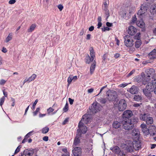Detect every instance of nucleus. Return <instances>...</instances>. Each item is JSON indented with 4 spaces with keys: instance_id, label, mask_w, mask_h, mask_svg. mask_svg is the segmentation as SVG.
Returning a JSON list of instances; mask_svg holds the SVG:
<instances>
[{
    "instance_id": "1",
    "label": "nucleus",
    "mask_w": 156,
    "mask_h": 156,
    "mask_svg": "<svg viewBox=\"0 0 156 156\" xmlns=\"http://www.w3.org/2000/svg\"><path fill=\"white\" fill-rule=\"evenodd\" d=\"M146 73L145 76H144V77L142 76L143 78V83L145 85L146 84V82L150 81V80L151 79V77L153 76L155 73V71L153 69L151 68L146 70L145 71Z\"/></svg>"
},
{
    "instance_id": "2",
    "label": "nucleus",
    "mask_w": 156,
    "mask_h": 156,
    "mask_svg": "<svg viewBox=\"0 0 156 156\" xmlns=\"http://www.w3.org/2000/svg\"><path fill=\"white\" fill-rule=\"evenodd\" d=\"M122 123L123 129L126 130H129L132 129L134 127V123L129 119L123 121Z\"/></svg>"
},
{
    "instance_id": "3",
    "label": "nucleus",
    "mask_w": 156,
    "mask_h": 156,
    "mask_svg": "<svg viewBox=\"0 0 156 156\" xmlns=\"http://www.w3.org/2000/svg\"><path fill=\"white\" fill-rule=\"evenodd\" d=\"M84 115L83 116L81 120L79 123V129L77 130L78 133L77 134H79V133H85L87 130V127L85 126L84 125L83 123L82 122V121H84Z\"/></svg>"
},
{
    "instance_id": "4",
    "label": "nucleus",
    "mask_w": 156,
    "mask_h": 156,
    "mask_svg": "<svg viewBox=\"0 0 156 156\" xmlns=\"http://www.w3.org/2000/svg\"><path fill=\"white\" fill-rule=\"evenodd\" d=\"M107 98L109 101L115 100L117 97V94L116 91L114 90H108L106 92Z\"/></svg>"
},
{
    "instance_id": "5",
    "label": "nucleus",
    "mask_w": 156,
    "mask_h": 156,
    "mask_svg": "<svg viewBox=\"0 0 156 156\" xmlns=\"http://www.w3.org/2000/svg\"><path fill=\"white\" fill-rule=\"evenodd\" d=\"M125 45L127 47H131L134 45L133 41L129 35H126L124 37Z\"/></svg>"
},
{
    "instance_id": "6",
    "label": "nucleus",
    "mask_w": 156,
    "mask_h": 156,
    "mask_svg": "<svg viewBox=\"0 0 156 156\" xmlns=\"http://www.w3.org/2000/svg\"><path fill=\"white\" fill-rule=\"evenodd\" d=\"M118 109L120 111H123L126 108L127 104L126 101L124 99H121L118 104Z\"/></svg>"
},
{
    "instance_id": "7",
    "label": "nucleus",
    "mask_w": 156,
    "mask_h": 156,
    "mask_svg": "<svg viewBox=\"0 0 156 156\" xmlns=\"http://www.w3.org/2000/svg\"><path fill=\"white\" fill-rule=\"evenodd\" d=\"M89 109L92 113H95L100 111V108L99 107V104L98 103H93Z\"/></svg>"
},
{
    "instance_id": "8",
    "label": "nucleus",
    "mask_w": 156,
    "mask_h": 156,
    "mask_svg": "<svg viewBox=\"0 0 156 156\" xmlns=\"http://www.w3.org/2000/svg\"><path fill=\"white\" fill-rule=\"evenodd\" d=\"M132 135L133 136V138L136 140H138L139 138L140 132L138 129H134L132 132Z\"/></svg>"
},
{
    "instance_id": "9",
    "label": "nucleus",
    "mask_w": 156,
    "mask_h": 156,
    "mask_svg": "<svg viewBox=\"0 0 156 156\" xmlns=\"http://www.w3.org/2000/svg\"><path fill=\"white\" fill-rule=\"evenodd\" d=\"M73 153L75 156H79L81 154V149L79 147H76L74 148L73 150Z\"/></svg>"
},
{
    "instance_id": "10",
    "label": "nucleus",
    "mask_w": 156,
    "mask_h": 156,
    "mask_svg": "<svg viewBox=\"0 0 156 156\" xmlns=\"http://www.w3.org/2000/svg\"><path fill=\"white\" fill-rule=\"evenodd\" d=\"M137 32L136 29L133 26H129L128 30V33L130 35H134Z\"/></svg>"
},
{
    "instance_id": "11",
    "label": "nucleus",
    "mask_w": 156,
    "mask_h": 156,
    "mask_svg": "<svg viewBox=\"0 0 156 156\" xmlns=\"http://www.w3.org/2000/svg\"><path fill=\"white\" fill-rule=\"evenodd\" d=\"M133 146L134 149L136 150H139L141 148V143L139 141L135 140L133 143Z\"/></svg>"
},
{
    "instance_id": "12",
    "label": "nucleus",
    "mask_w": 156,
    "mask_h": 156,
    "mask_svg": "<svg viewBox=\"0 0 156 156\" xmlns=\"http://www.w3.org/2000/svg\"><path fill=\"white\" fill-rule=\"evenodd\" d=\"M81 133H79V134H76V136L74 140L73 145L76 146L80 143V138L81 136Z\"/></svg>"
},
{
    "instance_id": "13",
    "label": "nucleus",
    "mask_w": 156,
    "mask_h": 156,
    "mask_svg": "<svg viewBox=\"0 0 156 156\" xmlns=\"http://www.w3.org/2000/svg\"><path fill=\"white\" fill-rule=\"evenodd\" d=\"M132 112L130 110H126L125 111L122 117L123 118H128L130 117L132 115Z\"/></svg>"
},
{
    "instance_id": "14",
    "label": "nucleus",
    "mask_w": 156,
    "mask_h": 156,
    "mask_svg": "<svg viewBox=\"0 0 156 156\" xmlns=\"http://www.w3.org/2000/svg\"><path fill=\"white\" fill-rule=\"evenodd\" d=\"M149 58L151 60L156 58V49H154L148 55Z\"/></svg>"
},
{
    "instance_id": "15",
    "label": "nucleus",
    "mask_w": 156,
    "mask_h": 156,
    "mask_svg": "<svg viewBox=\"0 0 156 156\" xmlns=\"http://www.w3.org/2000/svg\"><path fill=\"white\" fill-rule=\"evenodd\" d=\"M139 89L136 86L133 85L129 90V92L132 94H135L138 93Z\"/></svg>"
},
{
    "instance_id": "16",
    "label": "nucleus",
    "mask_w": 156,
    "mask_h": 156,
    "mask_svg": "<svg viewBox=\"0 0 156 156\" xmlns=\"http://www.w3.org/2000/svg\"><path fill=\"white\" fill-rule=\"evenodd\" d=\"M147 9V8L146 6L142 5L141 6V8L139 10L137 13V14L140 16H141L142 15L145 13Z\"/></svg>"
},
{
    "instance_id": "17",
    "label": "nucleus",
    "mask_w": 156,
    "mask_h": 156,
    "mask_svg": "<svg viewBox=\"0 0 156 156\" xmlns=\"http://www.w3.org/2000/svg\"><path fill=\"white\" fill-rule=\"evenodd\" d=\"M34 153V150H31L30 149H27L23 151V154L25 156H31Z\"/></svg>"
},
{
    "instance_id": "18",
    "label": "nucleus",
    "mask_w": 156,
    "mask_h": 156,
    "mask_svg": "<svg viewBox=\"0 0 156 156\" xmlns=\"http://www.w3.org/2000/svg\"><path fill=\"white\" fill-rule=\"evenodd\" d=\"M149 116L150 115L147 113L141 114L139 116V117L140 120L146 121Z\"/></svg>"
},
{
    "instance_id": "19",
    "label": "nucleus",
    "mask_w": 156,
    "mask_h": 156,
    "mask_svg": "<svg viewBox=\"0 0 156 156\" xmlns=\"http://www.w3.org/2000/svg\"><path fill=\"white\" fill-rule=\"evenodd\" d=\"M150 12L153 14H156V4L152 5L150 8Z\"/></svg>"
},
{
    "instance_id": "20",
    "label": "nucleus",
    "mask_w": 156,
    "mask_h": 156,
    "mask_svg": "<svg viewBox=\"0 0 156 156\" xmlns=\"http://www.w3.org/2000/svg\"><path fill=\"white\" fill-rule=\"evenodd\" d=\"M145 89L149 90L150 91H153L154 90V87L151 83H148L146 86Z\"/></svg>"
},
{
    "instance_id": "21",
    "label": "nucleus",
    "mask_w": 156,
    "mask_h": 156,
    "mask_svg": "<svg viewBox=\"0 0 156 156\" xmlns=\"http://www.w3.org/2000/svg\"><path fill=\"white\" fill-rule=\"evenodd\" d=\"M143 90L144 93L147 98H150L151 96V91H150L149 90H148L145 89H143Z\"/></svg>"
},
{
    "instance_id": "22",
    "label": "nucleus",
    "mask_w": 156,
    "mask_h": 156,
    "mask_svg": "<svg viewBox=\"0 0 156 156\" xmlns=\"http://www.w3.org/2000/svg\"><path fill=\"white\" fill-rule=\"evenodd\" d=\"M110 149L113 152H114L115 153H116L117 154H119L120 153V148L117 146H116L112 148H111Z\"/></svg>"
},
{
    "instance_id": "23",
    "label": "nucleus",
    "mask_w": 156,
    "mask_h": 156,
    "mask_svg": "<svg viewBox=\"0 0 156 156\" xmlns=\"http://www.w3.org/2000/svg\"><path fill=\"white\" fill-rule=\"evenodd\" d=\"M136 24L138 26L141 28L144 27L145 26V23L142 20L137 21L136 22Z\"/></svg>"
},
{
    "instance_id": "24",
    "label": "nucleus",
    "mask_w": 156,
    "mask_h": 156,
    "mask_svg": "<svg viewBox=\"0 0 156 156\" xmlns=\"http://www.w3.org/2000/svg\"><path fill=\"white\" fill-rule=\"evenodd\" d=\"M121 123L118 121H114L112 123V126L114 128L117 129L120 127Z\"/></svg>"
},
{
    "instance_id": "25",
    "label": "nucleus",
    "mask_w": 156,
    "mask_h": 156,
    "mask_svg": "<svg viewBox=\"0 0 156 156\" xmlns=\"http://www.w3.org/2000/svg\"><path fill=\"white\" fill-rule=\"evenodd\" d=\"M146 122L147 125L152 124L153 122V118L149 116L147 119H146Z\"/></svg>"
},
{
    "instance_id": "26",
    "label": "nucleus",
    "mask_w": 156,
    "mask_h": 156,
    "mask_svg": "<svg viewBox=\"0 0 156 156\" xmlns=\"http://www.w3.org/2000/svg\"><path fill=\"white\" fill-rule=\"evenodd\" d=\"M96 66V63L95 61L94 60L90 68V70L91 74H92L93 73L95 69Z\"/></svg>"
},
{
    "instance_id": "27",
    "label": "nucleus",
    "mask_w": 156,
    "mask_h": 156,
    "mask_svg": "<svg viewBox=\"0 0 156 156\" xmlns=\"http://www.w3.org/2000/svg\"><path fill=\"white\" fill-rule=\"evenodd\" d=\"M90 51L91 57L92 58V59H94L95 57V54L93 47H90Z\"/></svg>"
},
{
    "instance_id": "28",
    "label": "nucleus",
    "mask_w": 156,
    "mask_h": 156,
    "mask_svg": "<svg viewBox=\"0 0 156 156\" xmlns=\"http://www.w3.org/2000/svg\"><path fill=\"white\" fill-rule=\"evenodd\" d=\"M126 148L127 151L130 152H133V149H134L133 146H131V144L130 145H127Z\"/></svg>"
},
{
    "instance_id": "29",
    "label": "nucleus",
    "mask_w": 156,
    "mask_h": 156,
    "mask_svg": "<svg viewBox=\"0 0 156 156\" xmlns=\"http://www.w3.org/2000/svg\"><path fill=\"white\" fill-rule=\"evenodd\" d=\"M86 62L87 63L89 64L91 61H93L94 59H92V58L91 57L90 58L88 55H87L86 56Z\"/></svg>"
},
{
    "instance_id": "30",
    "label": "nucleus",
    "mask_w": 156,
    "mask_h": 156,
    "mask_svg": "<svg viewBox=\"0 0 156 156\" xmlns=\"http://www.w3.org/2000/svg\"><path fill=\"white\" fill-rule=\"evenodd\" d=\"M36 25L35 24H32L30 27V28L27 30L28 32H32L35 29Z\"/></svg>"
},
{
    "instance_id": "31",
    "label": "nucleus",
    "mask_w": 156,
    "mask_h": 156,
    "mask_svg": "<svg viewBox=\"0 0 156 156\" xmlns=\"http://www.w3.org/2000/svg\"><path fill=\"white\" fill-rule=\"evenodd\" d=\"M103 9L104 11V14L106 16V19L107 20L110 16L109 10L108 9Z\"/></svg>"
},
{
    "instance_id": "32",
    "label": "nucleus",
    "mask_w": 156,
    "mask_h": 156,
    "mask_svg": "<svg viewBox=\"0 0 156 156\" xmlns=\"http://www.w3.org/2000/svg\"><path fill=\"white\" fill-rule=\"evenodd\" d=\"M36 75L35 74H33L30 77H29L28 79V82H30L34 80L36 78Z\"/></svg>"
},
{
    "instance_id": "33",
    "label": "nucleus",
    "mask_w": 156,
    "mask_h": 156,
    "mask_svg": "<svg viewBox=\"0 0 156 156\" xmlns=\"http://www.w3.org/2000/svg\"><path fill=\"white\" fill-rule=\"evenodd\" d=\"M142 99V97L141 96L138 95H135L133 98V99L134 100L137 101H139L140 100H141Z\"/></svg>"
},
{
    "instance_id": "34",
    "label": "nucleus",
    "mask_w": 156,
    "mask_h": 156,
    "mask_svg": "<svg viewBox=\"0 0 156 156\" xmlns=\"http://www.w3.org/2000/svg\"><path fill=\"white\" fill-rule=\"evenodd\" d=\"M12 39V35L11 34H9L6 38L5 41L6 43H7L9 42L10 40H11Z\"/></svg>"
},
{
    "instance_id": "35",
    "label": "nucleus",
    "mask_w": 156,
    "mask_h": 156,
    "mask_svg": "<svg viewBox=\"0 0 156 156\" xmlns=\"http://www.w3.org/2000/svg\"><path fill=\"white\" fill-rule=\"evenodd\" d=\"M141 44V40L136 41L135 43V46L136 48H139Z\"/></svg>"
},
{
    "instance_id": "36",
    "label": "nucleus",
    "mask_w": 156,
    "mask_h": 156,
    "mask_svg": "<svg viewBox=\"0 0 156 156\" xmlns=\"http://www.w3.org/2000/svg\"><path fill=\"white\" fill-rule=\"evenodd\" d=\"M49 130L48 127L46 126L42 129V133L44 134L47 133Z\"/></svg>"
},
{
    "instance_id": "37",
    "label": "nucleus",
    "mask_w": 156,
    "mask_h": 156,
    "mask_svg": "<svg viewBox=\"0 0 156 156\" xmlns=\"http://www.w3.org/2000/svg\"><path fill=\"white\" fill-rule=\"evenodd\" d=\"M140 33H138L136 34V35L134 36V38L135 39H137V41L140 40Z\"/></svg>"
},
{
    "instance_id": "38",
    "label": "nucleus",
    "mask_w": 156,
    "mask_h": 156,
    "mask_svg": "<svg viewBox=\"0 0 156 156\" xmlns=\"http://www.w3.org/2000/svg\"><path fill=\"white\" fill-rule=\"evenodd\" d=\"M73 80V76L72 75H70L68 79L67 82L68 84L69 85L71 82L72 80Z\"/></svg>"
},
{
    "instance_id": "39",
    "label": "nucleus",
    "mask_w": 156,
    "mask_h": 156,
    "mask_svg": "<svg viewBox=\"0 0 156 156\" xmlns=\"http://www.w3.org/2000/svg\"><path fill=\"white\" fill-rule=\"evenodd\" d=\"M5 100V98L3 96L0 99V105L2 106Z\"/></svg>"
},
{
    "instance_id": "40",
    "label": "nucleus",
    "mask_w": 156,
    "mask_h": 156,
    "mask_svg": "<svg viewBox=\"0 0 156 156\" xmlns=\"http://www.w3.org/2000/svg\"><path fill=\"white\" fill-rule=\"evenodd\" d=\"M68 110V104L66 102L65 106L63 108V110L64 112H67Z\"/></svg>"
},
{
    "instance_id": "41",
    "label": "nucleus",
    "mask_w": 156,
    "mask_h": 156,
    "mask_svg": "<svg viewBox=\"0 0 156 156\" xmlns=\"http://www.w3.org/2000/svg\"><path fill=\"white\" fill-rule=\"evenodd\" d=\"M142 131L146 133V134H148L149 133V131L148 129L146 127V128L142 129Z\"/></svg>"
},
{
    "instance_id": "42",
    "label": "nucleus",
    "mask_w": 156,
    "mask_h": 156,
    "mask_svg": "<svg viewBox=\"0 0 156 156\" xmlns=\"http://www.w3.org/2000/svg\"><path fill=\"white\" fill-rule=\"evenodd\" d=\"M107 100L105 98H101L100 100V102L103 104H105L107 101Z\"/></svg>"
},
{
    "instance_id": "43",
    "label": "nucleus",
    "mask_w": 156,
    "mask_h": 156,
    "mask_svg": "<svg viewBox=\"0 0 156 156\" xmlns=\"http://www.w3.org/2000/svg\"><path fill=\"white\" fill-rule=\"evenodd\" d=\"M102 31L104 32L106 30H109L110 28L108 27H104L103 28H101Z\"/></svg>"
},
{
    "instance_id": "44",
    "label": "nucleus",
    "mask_w": 156,
    "mask_h": 156,
    "mask_svg": "<svg viewBox=\"0 0 156 156\" xmlns=\"http://www.w3.org/2000/svg\"><path fill=\"white\" fill-rule=\"evenodd\" d=\"M6 81L3 79H2L0 80V85H4L6 83Z\"/></svg>"
},
{
    "instance_id": "45",
    "label": "nucleus",
    "mask_w": 156,
    "mask_h": 156,
    "mask_svg": "<svg viewBox=\"0 0 156 156\" xmlns=\"http://www.w3.org/2000/svg\"><path fill=\"white\" fill-rule=\"evenodd\" d=\"M40 110V108H37L36 111L35 112H33V114L34 116L36 115L37 113V112L39 111Z\"/></svg>"
},
{
    "instance_id": "46",
    "label": "nucleus",
    "mask_w": 156,
    "mask_h": 156,
    "mask_svg": "<svg viewBox=\"0 0 156 156\" xmlns=\"http://www.w3.org/2000/svg\"><path fill=\"white\" fill-rule=\"evenodd\" d=\"M152 85H153L154 87V88L155 87H156V80H153L152 81V82L151 83Z\"/></svg>"
},
{
    "instance_id": "47",
    "label": "nucleus",
    "mask_w": 156,
    "mask_h": 156,
    "mask_svg": "<svg viewBox=\"0 0 156 156\" xmlns=\"http://www.w3.org/2000/svg\"><path fill=\"white\" fill-rule=\"evenodd\" d=\"M58 8L60 11H61L63 8V6L62 5L60 4L58 6Z\"/></svg>"
},
{
    "instance_id": "48",
    "label": "nucleus",
    "mask_w": 156,
    "mask_h": 156,
    "mask_svg": "<svg viewBox=\"0 0 156 156\" xmlns=\"http://www.w3.org/2000/svg\"><path fill=\"white\" fill-rule=\"evenodd\" d=\"M38 101V99H36L35 101L34 102V103H33V105H32V108H33V109H34L35 108V105H36V104H37V103Z\"/></svg>"
},
{
    "instance_id": "49",
    "label": "nucleus",
    "mask_w": 156,
    "mask_h": 156,
    "mask_svg": "<svg viewBox=\"0 0 156 156\" xmlns=\"http://www.w3.org/2000/svg\"><path fill=\"white\" fill-rule=\"evenodd\" d=\"M135 70L133 69L127 75V76L129 77L132 75L135 72Z\"/></svg>"
},
{
    "instance_id": "50",
    "label": "nucleus",
    "mask_w": 156,
    "mask_h": 156,
    "mask_svg": "<svg viewBox=\"0 0 156 156\" xmlns=\"http://www.w3.org/2000/svg\"><path fill=\"white\" fill-rule=\"evenodd\" d=\"M54 110L53 108L50 107L47 109V112L48 113H50L53 112Z\"/></svg>"
},
{
    "instance_id": "51",
    "label": "nucleus",
    "mask_w": 156,
    "mask_h": 156,
    "mask_svg": "<svg viewBox=\"0 0 156 156\" xmlns=\"http://www.w3.org/2000/svg\"><path fill=\"white\" fill-rule=\"evenodd\" d=\"M104 7L103 8V9H108V5L107 3L106 2H104Z\"/></svg>"
},
{
    "instance_id": "52",
    "label": "nucleus",
    "mask_w": 156,
    "mask_h": 156,
    "mask_svg": "<svg viewBox=\"0 0 156 156\" xmlns=\"http://www.w3.org/2000/svg\"><path fill=\"white\" fill-rule=\"evenodd\" d=\"M16 2V0H10L9 1V3L10 4H13L15 3Z\"/></svg>"
},
{
    "instance_id": "53",
    "label": "nucleus",
    "mask_w": 156,
    "mask_h": 156,
    "mask_svg": "<svg viewBox=\"0 0 156 156\" xmlns=\"http://www.w3.org/2000/svg\"><path fill=\"white\" fill-rule=\"evenodd\" d=\"M136 20V18L135 16H133L132 18V21L134 23Z\"/></svg>"
},
{
    "instance_id": "54",
    "label": "nucleus",
    "mask_w": 156,
    "mask_h": 156,
    "mask_svg": "<svg viewBox=\"0 0 156 156\" xmlns=\"http://www.w3.org/2000/svg\"><path fill=\"white\" fill-rule=\"evenodd\" d=\"M69 103L70 105H72L73 104V102L74 101V100L70 98H69Z\"/></svg>"
},
{
    "instance_id": "55",
    "label": "nucleus",
    "mask_w": 156,
    "mask_h": 156,
    "mask_svg": "<svg viewBox=\"0 0 156 156\" xmlns=\"http://www.w3.org/2000/svg\"><path fill=\"white\" fill-rule=\"evenodd\" d=\"M43 140L45 141H48V136H45L43 138Z\"/></svg>"
},
{
    "instance_id": "56",
    "label": "nucleus",
    "mask_w": 156,
    "mask_h": 156,
    "mask_svg": "<svg viewBox=\"0 0 156 156\" xmlns=\"http://www.w3.org/2000/svg\"><path fill=\"white\" fill-rule=\"evenodd\" d=\"M84 29H82L80 32V36H82L83 35V34H84Z\"/></svg>"
},
{
    "instance_id": "57",
    "label": "nucleus",
    "mask_w": 156,
    "mask_h": 156,
    "mask_svg": "<svg viewBox=\"0 0 156 156\" xmlns=\"http://www.w3.org/2000/svg\"><path fill=\"white\" fill-rule=\"evenodd\" d=\"M140 127L142 129H144L147 127V125L145 124H142L141 125Z\"/></svg>"
},
{
    "instance_id": "58",
    "label": "nucleus",
    "mask_w": 156,
    "mask_h": 156,
    "mask_svg": "<svg viewBox=\"0 0 156 156\" xmlns=\"http://www.w3.org/2000/svg\"><path fill=\"white\" fill-rule=\"evenodd\" d=\"M102 25V23L101 22H98V27L97 28L98 29H99L101 27Z\"/></svg>"
},
{
    "instance_id": "59",
    "label": "nucleus",
    "mask_w": 156,
    "mask_h": 156,
    "mask_svg": "<svg viewBox=\"0 0 156 156\" xmlns=\"http://www.w3.org/2000/svg\"><path fill=\"white\" fill-rule=\"evenodd\" d=\"M94 89L93 88H90L88 90L87 92L88 93H91L94 91Z\"/></svg>"
},
{
    "instance_id": "60",
    "label": "nucleus",
    "mask_w": 156,
    "mask_h": 156,
    "mask_svg": "<svg viewBox=\"0 0 156 156\" xmlns=\"http://www.w3.org/2000/svg\"><path fill=\"white\" fill-rule=\"evenodd\" d=\"M91 35L90 34H88L86 36V39L87 40H88L90 39Z\"/></svg>"
},
{
    "instance_id": "61",
    "label": "nucleus",
    "mask_w": 156,
    "mask_h": 156,
    "mask_svg": "<svg viewBox=\"0 0 156 156\" xmlns=\"http://www.w3.org/2000/svg\"><path fill=\"white\" fill-rule=\"evenodd\" d=\"M32 133V131H31V132H29V133H28L25 136V137L26 138H28V137H29L30 136V135Z\"/></svg>"
},
{
    "instance_id": "62",
    "label": "nucleus",
    "mask_w": 156,
    "mask_h": 156,
    "mask_svg": "<svg viewBox=\"0 0 156 156\" xmlns=\"http://www.w3.org/2000/svg\"><path fill=\"white\" fill-rule=\"evenodd\" d=\"M141 104H142L141 103H140V104H138V103L134 104L133 105V106L134 107H138L140 106V105H141Z\"/></svg>"
},
{
    "instance_id": "63",
    "label": "nucleus",
    "mask_w": 156,
    "mask_h": 156,
    "mask_svg": "<svg viewBox=\"0 0 156 156\" xmlns=\"http://www.w3.org/2000/svg\"><path fill=\"white\" fill-rule=\"evenodd\" d=\"M120 56V54L119 53H116L114 55V57L115 58H117L119 57Z\"/></svg>"
},
{
    "instance_id": "64",
    "label": "nucleus",
    "mask_w": 156,
    "mask_h": 156,
    "mask_svg": "<svg viewBox=\"0 0 156 156\" xmlns=\"http://www.w3.org/2000/svg\"><path fill=\"white\" fill-rule=\"evenodd\" d=\"M106 25L108 27H112V23H110L108 22H107L106 23Z\"/></svg>"
}]
</instances>
